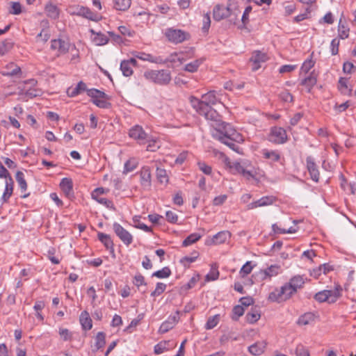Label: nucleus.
Segmentation results:
<instances>
[{
  "instance_id": "f257e3e1",
  "label": "nucleus",
  "mask_w": 356,
  "mask_h": 356,
  "mask_svg": "<svg viewBox=\"0 0 356 356\" xmlns=\"http://www.w3.org/2000/svg\"><path fill=\"white\" fill-rule=\"evenodd\" d=\"M215 91H209L202 96L201 99L195 97H190L193 108L206 120L211 122L214 130L213 138L227 145L232 150L238 152L239 147L236 143L243 141L242 135L234 129L231 124L222 121V118L212 108L219 102Z\"/></svg>"
},
{
  "instance_id": "f03ea898",
  "label": "nucleus",
  "mask_w": 356,
  "mask_h": 356,
  "mask_svg": "<svg viewBox=\"0 0 356 356\" xmlns=\"http://www.w3.org/2000/svg\"><path fill=\"white\" fill-rule=\"evenodd\" d=\"M73 51L75 53L72 54V57L71 58L72 60H74L79 58V52L76 49L75 46H71L70 43L65 40H63L61 38L54 39L51 40V45L49 48V52L52 53L54 59L55 57H58L60 55L66 54L69 51Z\"/></svg>"
},
{
  "instance_id": "7ed1b4c3",
  "label": "nucleus",
  "mask_w": 356,
  "mask_h": 356,
  "mask_svg": "<svg viewBox=\"0 0 356 356\" xmlns=\"http://www.w3.org/2000/svg\"><path fill=\"white\" fill-rule=\"evenodd\" d=\"M144 78L155 84L160 86L168 85L171 80V72L168 70H147L144 72Z\"/></svg>"
},
{
  "instance_id": "20e7f679",
  "label": "nucleus",
  "mask_w": 356,
  "mask_h": 356,
  "mask_svg": "<svg viewBox=\"0 0 356 356\" xmlns=\"http://www.w3.org/2000/svg\"><path fill=\"white\" fill-rule=\"evenodd\" d=\"M296 293L297 291L286 282L280 289L275 288L270 292L268 300L270 302L280 303L289 300Z\"/></svg>"
},
{
  "instance_id": "39448f33",
  "label": "nucleus",
  "mask_w": 356,
  "mask_h": 356,
  "mask_svg": "<svg viewBox=\"0 0 356 356\" xmlns=\"http://www.w3.org/2000/svg\"><path fill=\"white\" fill-rule=\"evenodd\" d=\"M341 287L339 285L334 290H323L319 291L314 296V299L319 302H328L329 303L335 302L341 296Z\"/></svg>"
},
{
  "instance_id": "423d86ee",
  "label": "nucleus",
  "mask_w": 356,
  "mask_h": 356,
  "mask_svg": "<svg viewBox=\"0 0 356 356\" xmlns=\"http://www.w3.org/2000/svg\"><path fill=\"white\" fill-rule=\"evenodd\" d=\"M87 95L92 98L94 104L99 108H108L110 103L108 102V97L104 92L92 88L87 90Z\"/></svg>"
},
{
  "instance_id": "0eeeda50",
  "label": "nucleus",
  "mask_w": 356,
  "mask_h": 356,
  "mask_svg": "<svg viewBox=\"0 0 356 356\" xmlns=\"http://www.w3.org/2000/svg\"><path fill=\"white\" fill-rule=\"evenodd\" d=\"M36 81L34 79H30L25 81L23 84V87H19L20 92L19 95L20 99L23 100H28L30 98L37 97L40 94V91L35 88H29L28 85L31 86H34Z\"/></svg>"
},
{
  "instance_id": "6e6552de",
  "label": "nucleus",
  "mask_w": 356,
  "mask_h": 356,
  "mask_svg": "<svg viewBox=\"0 0 356 356\" xmlns=\"http://www.w3.org/2000/svg\"><path fill=\"white\" fill-rule=\"evenodd\" d=\"M165 36L169 41L178 44L188 40L190 35L182 30L171 28L166 30Z\"/></svg>"
},
{
  "instance_id": "1a4fd4ad",
  "label": "nucleus",
  "mask_w": 356,
  "mask_h": 356,
  "mask_svg": "<svg viewBox=\"0 0 356 356\" xmlns=\"http://www.w3.org/2000/svg\"><path fill=\"white\" fill-rule=\"evenodd\" d=\"M269 141L275 144H283L287 140L286 130L282 127H273L268 136Z\"/></svg>"
},
{
  "instance_id": "9d476101",
  "label": "nucleus",
  "mask_w": 356,
  "mask_h": 356,
  "mask_svg": "<svg viewBox=\"0 0 356 356\" xmlns=\"http://www.w3.org/2000/svg\"><path fill=\"white\" fill-rule=\"evenodd\" d=\"M131 138L138 141L140 144H144L149 140V136L145 132L143 127L136 125L132 127L129 132Z\"/></svg>"
},
{
  "instance_id": "9b49d317",
  "label": "nucleus",
  "mask_w": 356,
  "mask_h": 356,
  "mask_svg": "<svg viewBox=\"0 0 356 356\" xmlns=\"http://www.w3.org/2000/svg\"><path fill=\"white\" fill-rule=\"evenodd\" d=\"M113 227L116 235L125 245H129L132 243L133 237L131 234L119 223L115 222Z\"/></svg>"
},
{
  "instance_id": "f8f14e48",
  "label": "nucleus",
  "mask_w": 356,
  "mask_h": 356,
  "mask_svg": "<svg viewBox=\"0 0 356 356\" xmlns=\"http://www.w3.org/2000/svg\"><path fill=\"white\" fill-rule=\"evenodd\" d=\"M230 4L227 6L218 4L215 6L213 10V17L216 21H220L228 17L231 15Z\"/></svg>"
},
{
  "instance_id": "ddd939ff",
  "label": "nucleus",
  "mask_w": 356,
  "mask_h": 356,
  "mask_svg": "<svg viewBox=\"0 0 356 356\" xmlns=\"http://www.w3.org/2000/svg\"><path fill=\"white\" fill-rule=\"evenodd\" d=\"M268 58L266 54L260 51H254L250 58V61L252 63V70H259L261 67V63H265Z\"/></svg>"
},
{
  "instance_id": "4468645a",
  "label": "nucleus",
  "mask_w": 356,
  "mask_h": 356,
  "mask_svg": "<svg viewBox=\"0 0 356 356\" xmlns=\"http://www.w3.org/2000/svg\"><path fill=\"white\" fill-rule=\"evenodd\" d=\"M306 162L307 168L309 172L312 179L316 182L318 181L320 178V173L314 159L312 156H307L306 159Z\"/></svg>"
},
{
  "instance_id": "2eb2a0df",
  "label": "nucleus",
  "mask_w": 356,
  "mask_h": 356,
  "mask_svg": "<svg viewBox=\"0 0 356 356\" xmlns=\"http://www.w3.org/2000/svg\"><path fill=\"white\" fill-rule=\"evenodd\" d=\"M275 202V197L273 196L262 197L259 200L252 202L247 205V209H254L259 207H265L273 204Z\"/></svg>"
},
{
  "instance_id": "dca6fc26",
  "label": "nucleus",
  "mask_w": 356,
  "mask_h": 356,
  "mask_svg": "<svg viewBox=\"0 0 356 356\" xmlns=\"http://www.w3.org/2000/svg\"><path fill=\"white\" fill-rule=\"evenodd\" d=\"M59 186L67 197L72 198L74 197L73 183L71 179L63 178Z\"/></svg>"
},
{
  "instance_id": "f3484780",
  "label": "nucleus",
  "mask_w": 356,
  "mask_h": 356,
  "mask_svg": "<svg viewBox=\"0 0 356 356\" xmlns=\"http://www.w3.org/2000/svg\"><path fill=\"white\" fill-rule=\"evenodd\" d=\"M140 184L144 188L151 186V172L149 167L144 166L140 172Z\"/></svg>"
},
{
  "instance_id": "a211bd4d",
  "label": "nucleus",
  "mask_w": 356,
  "mask_h": 356,
  "mask_svg": "<svg viewBox=\"0 0 356 356\" xmlns=\"http://www.w3.org/2000/svg\"><path fill=\"white\" fill-rule=\"evenodd\" d=\"M317 82V76L315 74L314 71L312 72L310 74L303 79L300 84L305 86L308 92H311L312 88L316 84Z\"/></svg>"
},
{
  "instance_id": "6ab92c4d",
  "label": "nucleus",
  "mask_w": 356,
  "mask_h": 356,
  "mask_svg": "<svg viewBox=\"0 0 356 356\" xmlns=\"http://www.w3.org/2000/svg\"><path fill=\"white\" fill-rule=\"evenodd\" d=\"M134 56L142 60L149 61L150 63H156L163 62L161 56H154L152 54L144 52H136Z\"/></svg>"
},
{
  "instance_id": "aec40b11",
  "label": "nucleus",
  "mask_w": 356,
  "mask_h": 356,
  "mask_svg": "<svg viewBox=\"0 0 356 356\" xmlns=\"http://www.w3.org/2000/svg\"><path fill=\"white\" fill-rule=\"evenodd\" d=\"M225 163L233 174L241 175L245 170V167L238 161H231L228 158L225 159Z\"/></svg>"
},
{
  "instance_id": "412c9836",
  "label": "nucleus",
  "mask_w": 356,
  "mask_h": 356,
  "mask_svg": "<svg viewBox=\"0 0 356 356\" xmlns=\"http://www.w3.org/2000/svg\"><path fill=\"white\" fill-rule=\"evenodd\" d=\"M281 271V268L278 265H271L270 267L265 270H261L260 274L261 280H265L267 277H271L277 275Z\"/></svg>"
},
{
  "instance_id": "4be33fe9",
  "label": "nucleus",
  "mask_w": 356,
  "mask_h": 356,
  "mask_svg": "<svg viewBox=\"0 0 356 356\" xmlns=\"http://www.w3.org/2000/svg\"><path fill=\"white\" fill-rule=\"evenodd\" d=\"M306 278L303 275H296L293 276L288 282L296 291L303 288L305 283Z\"/></svg>"
},
{
  "instance_id": "5701e85b",
  "label": "nucleus",
  "mask_w": 356,
  "mask_h": 356,
  "mask_svg": "<svg viewBox=\"0 0 356 356\" xmlns=\"http://www.w3.org/2000/svg\"><path fill=\"white\" fill-rule=\"evenodd\" d=\"M13 180L11 177H8L6 180V187L4 193H3L1 200L3 202H6L8 200V199L11 197L13 192Z\"/></svg>"
},
{
  "instance_id": "b1692460",
  "label": "nucleus",
  "mask_w": 356,
  "mask_h": 356,
  "mask_svg": "<svg viewBox=\"0 0 356 356\" xmlns=\"http://www.w3.org/2000/svg\"><path fill=\"white\" fill-rule=\"evenodd\" d=\"M231 234L228 231H222L213 236L212 238V244L218 245L224 243L227 240L229 239Z\"/></svg>"
},
{
  "instance_id": "393cba45",
  "label": "nucleus",
  "mask_w": 356,
  "mask_h": 356,
  "mask_svg": "<svg viewBox=\"0 0 356 356\" xmlns=\"http://www.w3.org/2000/svg\"><path fill=\"white\" fill-rule=\"evenodd\" d=\"M21 73V68L11 63L6 65V70L1 72V74L5 76H13Z\"/></svg>"
},
{
  "instance_id": "a878e982",
  "label": "nucleus",
  "mask_w": 356,
  "mask_h": 356,
  "mask_svg": "<svg viewBox=\"0 0 356 356\" xmlns=\"http://www.w3.org/2000/svg\"><path fill=\"white\" fill-rule=\"evenodd\" d=\"M204 58H201L196 60H194L193 61L187 63L184 67V70L188 72H195L198 70L200 66L204 63Z\"/></svg>"
},
{
  "instance_id": "bb28decb",
  "label": "nucleus",
  "mask_w": 356,
  "mask_h": 356,
  "mask_svg": "<svg viewBox=\"0 0 356 356\" xmlns=\"http://www.w3.org/2000/svg\"><path fill=\"white\" fill-rule=\"evenodd\" d=\"M266 344L264 342H257L251 345L248 350L249 352L253 355H261L266 348Z\"/></svg>"
},
{
  "instance_id": "cd10ccee",
  "label": "nucleus",
  "mask_w": 356,
  "mask_h": 356,
  "mask_svg": "<svg viewBox=\"0 0 356 356\" xmlns=\"http://www.w3.org/2000/svg\"><path fill=\"white\" fill-rule=\"evenodd\" d=\"M80 323L85 330H89L92 327V319L87 312H83L80 316Z\"/></svg>"
},
{
  "instance_id": "c85d7f7f",
  "label": "nucleus",
  "mask_w": 356,
  "mask_h": 356,
  "mask_svg": "<svg viewBox=\"0 0 356 356\" xmlns=\"http://www.w3.org/2000/svg\"><path fill=\"white\" fill-rule=\"evenodd\" d=\"M91 33L95 35L92 38V41L96 45H104L108 43L109 39L104 33H95L93 30L90 31Z\"/></svg>"
},
{
  "instance_id": "c756f323",
  "label": "nucleus",
  "mask_w": 356,
  "mask_h": 356,
  "mask_svg": "<svg viewBox=\"0 0 356 356\" xmlns=\"http://www.w3.org/2000/svg\"><path fill=\"white\" fill-rule=\"evenodd\" d=\"M60 10L56 5L49 3L46 5V15L53 19H56L58 17Z\"/></svg>"
},
{
  "instance_id": "7c9ffc66",
  "label": "nucleus",
  "mask_w": 356,
  "mask_h": 356,
  "mask_svg": "<svg viewBox=\"0 0 356 356\" xmlns=\"http://www.w3.org/2000/svg\"><path fill=\"white\" fill-rule=\"evenodd\" d=\"M99 240L104 245L107 250L113 251V243L109 235L99 232L98 233Z\"/></svg>"
},
{
  "instance_id": "2f4dec72",
  "label": "nucleus",
  "mask_w": 356,
  "mask_h": 356,
  "mask_svg": "<svg viewBox=\"0 0 356 356\" xmlns=\"http://www.w3.org/2000/svg\"><path fill=\"white\" fill-rule=\"evenodd\" d=\"M114 8L120 11L128 10L131 4V0H113Z\"/></svg>"
},
{
  "instance_id": "473e14b6",
  "label": "nucleus",
  "mask_w": 356,
  "mask_h": 356,
  "mask_svg": "<svg viewBox=\"0 0 356 356\" xmlns=\"http://www.w3.org/2000/svg\"><path fill=\"white\" fill-rule=\"evenodd\" d=\"M263 156L265 159H269L271 161L275 162L280 159V154L276 150H268L266 149L262 150Z\"/></svg>"
},
{
  "instance_id": "72a5a7b5",
  "label": "nucleus",
  "mask_w": 356,
  "mask_h": 356,
  "mask_svg": "<svg viewBox=\"0 0 356 356\" xmlns=\"http://www.w3.org/2000/svg\"><path fill=\"white\" fill-rule=\"evenodd\" d=\"M95 340V349L94 350H97L102 348L106 344V334L104 332H97Z\"/></svg>"
},
{
  "instance_id": "f704fd0d",
  "label": "nucleus",
  "mask_w": 356,
  "mask_h": 356,
  "mask_svg": "<svg viewBox=\"0 0 356 356\" xmlns=\"http://www.w3.org/2000/svg\"><path fill=\"white\" fill-rule=\"evenodd\" d=\"M314 317H315V316L313 313H311V312L305 313L298 318V324H299L300 325H309V324L312 323V322H314Z\"/></svg>"
},
{
  "instance_id": "c9c22d12",
  "label": "nucleus",
  "mask_w": 356,
  "mask_h": 356,
  "mask_svg": "<svg viewBox=\"0 0 356 356\" xmlns=\"http://www.w3.org/2000/svg\"><path fill=\"white\" fill-rule=\"evenodd\" d=\"M81 16L92 21H98L99 19L97 13L92 12L90 8L84 6H83Z\"/></svg>"
},
{
  "instance_id": "e433bc0d",
  "label": "nucleus",
  "mask_w": 356,
  "mask_h": 356,
  "mask_svg": "<svg viewBox=\"0 0 356 356\" xmlns=\"http://www.w3.org/2000/svg\"><path fill=\"white\" fill-rule=\"evenodd\" d=\"M260 313L256 308H252L251 311L248 312L246 316V321L250 323H256L260 318Z\"/></svg>"
},
{
  "instance_id": "4c0bfd02",
  "label": "nucleus",
  "mask_w": 356,
  "mask_h": 356,
  "mask_svg": "<svg viewBox=\"0 0 356 356\" xmlns=\"http://www.w3.org/2000/svg\"><path fill=\"white\" fill-rule=\"evenodd\" d=\"M349 31L350 29L348 26L343 24L342 19H340L338 26L339 37L342 40L348 38L349 36Z\"/></svg>"
},
{
  "instance_id": "58836bf2",
  "label": "nucleus",
  "mask_w": 356,
  "mask_h": 356,
  "mask_svg": "<svg viewBox=\"0 0 356 356\" xmlns=\"http://www.w3.org/2000/svg\"><path fill=\"white\" fill-rule=\"evenodd\" d=\"M47 257L54 264H58L61 260V255L56 253V250L54 248L48 250Z\"/></svg>"
},
{
  "instance_id": "ea45409f",
  "label": "nucleus",
  "mask_w": 356,
  "mask_h": 356,
  "mask_svg": "<svg viewBox=\"0 0 356 356\" xmlns=\"http://www.w3.org/2000/svg\"><path fill=\"white\" fill-rule=\"evenodd\" d=\"M201 238V235L197 233H193L188 236L182 242V245L186 247L191 245Z\"/></svg>"
},
{
  "instance_id": "a19ab883",
  "label": "nucleus",
  "mask_w": 356,
  "mask_h": 356,
  "mask_svg": "<svg viewBox=\"0 0 356 356\" xmlns=\"http://www.w3.org/2000/svg\"><path fill=\"white\" fill-rule=\"evenodd\" d=\"M15 178L22 192L26 191L27 184L24 179V173L21 171H17L15 175Z\"/></svg>"
},
{
  "instance_id": "79ce46f5",
  "label": "nucleus",
  "mask_w": 356,
  "mask_h": 356,
  "mask_svg": "<svg viewBox=\"0 0 356 356\" xmlns=\"http://www.w3.org/2000/svg\"><path fill=\"white\" fill-rule=\"evenodd\" d=\"M199 253L197 252H193L192 253V256L188 257L186 256L180 259V263L184 266V267H189L190 264L194 262L196 259L198 257Z\"/></svg>"
},
{
  "instance_id": "37998d69",
  "label": "nucleus",
  "mask_w": 356,
  "mask_h": 356,
  "mask_svg": "<svg viewBox=\"0 0 356 356\" xmlns=\"http://www.w3.org/2000/svg\"><path fill=\"white\" fill-rule=\"evenodd\" d=\"M338 88L342 94L351 95L352 89L348 88L346 79L340 78Z\"/></svg>"
},
{
  "instance_id": "c03bdc74",
  "label": "nucleus",
  "mask_w": 356,
  "mask_h": 356,
  "mask_svg": "<svg viewBox=\"0 0 356 356\" xmlns=\"http://www.w3.org/2000/svg\"><path fill=\"white\" fill-rule=\"evenodd\" d=\"M140 216H134L133 218V222L134 223V227L138 228V229H140L146 232H152V229L149 227H148L147 225H146L145 224H144L143 222H141L140 221Z\"/></svg>"
},
{
  "instance_id": "a18cd8bd",
  "label": "nucleus",
  "mask_w": 356,
  "mask_h": 356,
  "mask_svg": "<svg viewBox=\"0 0 356 356\" xmlns=\"http://www.w3.org/2000/svg\"><path fill=\"white\" fill-rule=\"evenodd\" d=\"M120 70L125 76H130L133 74V67L124 60L120 63Z\"/></svg>"
},
{
  "instance_id": "49530a36",
  "label": "nucleus",
  "mask_w": 356,
  "mask_h": 356,
  "mask_svg": "<svg viewBox=\"0 0 356 356\" xmlns=\"http://www.w3.org/2000/svg\"><path fill=\"white\" fill-rule=\"evenodd\" d=\"M44 307V302H43L42 300L37 301L35 303L34 307H33V309L35 312V314L40 321L43 320L42 310L43 309Z\"/></svg>"
},
{
  "instance_id": "de8ad7c7",
  "label": "nucleus",
  "mask_w": 356,
  "mask_h": 356,
  "mask_svg": "<svg viewBox=\"0 0 356 356\" xmlns=\"http://www.w3.org/2000/svg\"><path fill=\"white\" fill-rule=\"evenodd\" d=\"M138 162L136 161V159H131L124 163L123 172L127 174L128 172H132L136 168Z\"/></svg>"
},
{
  "instance_id": "09e8293b",
  "label": "nucleus",
  "mask_w": 356,
  "mask_h": 356,
  "mask_svg": "<svg viewBox=\"0 0 356 356\" xmlns=\"http://www.w3.org/2000/svg\"><path fill=\"white\" fill-rule=\"evenodd\" d=\"M169 343H170L169 341H161V342L157 343L154 346V350L155 354L159 355V354L163 353L165 350H168Z\"/></svg>"
},
{
  "instance_id": "8fccbe9b",
  "label": "nucleus",
  "mask_w": 356,
  "mask_h": 356,
  "mask_svg": "<svg viewBox=\"0 0 356 356\" xmlns=\"http://www.w3.org/2000/svg\"><path fill=\"white\" fill-rule=\"evenodd\" d=\"M13 47V43L8 40H4L0 44V56H3L6 54L8 51H10Z\"/></svg>"
},
{
  "instance_id": "3c124183",
  "label": "nucleus",
  "mask_w": 356,
  "mask_h": 356,
  "mask_svg": "<svg viewBox=\"0 0 356 356\" xmlns=\"http://www.w3.org/2000/svg\"><path fill=\"white\" fill-rule=\"evenodd\" d=\"M220 321V315L216 314L213 316H210L206 323V329L210 330L217 325Z\"/></svg>"
},
{
  "instance_id": "603ef678",
  "label": "nucleus",
  "mask_w": 356,
  "mask_h": 356,
  "mask_svg": "<svg viewBox=\"0 0 356 356\" xmlns=\"http://www.w3.org/2000/svg\"><path fill=\"white\" fill-rule=\"evenodd\" d=\"M171 274V270L168 267H164L161 270H157L152 274V276H155L158 278H166L168 277Z\"/></svg>"
},
{
  "instance_id": "864d4df0",
  "label": "nucleus",
  "mask_w": 356,
  "mask_h": 356,
  "mask_svg": "<svg viewBox=\"0 0 356 356\" xmlns=\"http://www.w3.org/2000/svg\"><path fill=\"white\" fill-rule=\"evenodd\" d=\"M272 229L275 234H286V233H295L296 229L293 227H290L288 229H282L278 227L277 224L272 225Z\"/></svg>"
},
{
  "instance_id": "5fc2aeb1",
  "label": "nucleus",
  "mask_w": 356,
  "mask_h": 356,
  "mask_svg": "<svg viewBox=\"0 0 356 356\" xmlns=\"http://www.w3.org/2000/svg\"><path fill=\"white\" fill-rule=\"evenodd\" d=\"M253 268L251 261H247L241 268L240 275L242 277H245L250 274Z\"/></svg>"
},
{
  "instance_id": "6e6d98bb",
  "label": "nucleus",
  "mask_w": 356,
  "mask_h": 356,
  "mask_svg": "<svg viewBox=\"0 0 356 356\" xmlns=\"http://www.w3.org/2000/svg\"><path fill=\"white\" fill-rule=\"evenodd\" d=\"M314 63L315 62L312 58L306 60L301 67L300 73H308L309 71L314 67Z\"/></svg>"
},
{
  "instance_id": "4d7b16f0",
  "label": "nucleus",
  "mask_w": 356,
  "mask_h": 356,
  "mask_svg": "<svg viewBox=\"0 0 356 356\" xmlns=\"http://www.w3.org/2000/svg\"><path fill=\"white\" fill-rule=\"evenodd\" d=\"M156 177L161 183H166L168 181L167 172L165 169L158 168L156 169Z\"/></svg>"
},
{
  "instance_id": "13d9d810",
  "label": "nucleus",
  "mask_w": 356,
  "mask_h": 356,
  "mask_svg": "<svg viewBox=\"0 0 356 356\" xmlns=\"http://www.w3.org/2000/svg\"><path fill=\"white\" fill-rule=\"evenodd\" d=\"M232 313H233V316L232 317V319L237 321L240 316L243 315L244 308L241 305H236L234 307V308L232 309Z\"/></svg>"
},
{
  "instance_id": "bf43d9fd",
  "label": "nucleus",
  "mask_w": 356,
  "mask_h": 356,
  "mask_svg": "<svg viewBox=\"0 0 356 356\" xmlns=\"http://www.w3.org/2000/svg\"><path fill=\"white\" fill-rule=\"evenodd\" d=\"M198 168L204 174L210 175L212 173V168L207 165L205 162L199 161L197 163Z\"/></svg>"
},
{
  "instance_id": "052dcab7",
  "label": "nucleus",
  "mask_w": 356,
  "mask_h": 356,
  "mask_svg": "<svg viewBox=\"0 0 356 356\" xmlns=\"http://www.w3.org/2000/svg\"><path fill=\"white\" fill-rule=\"evenodd\" d=\"M177 57V54H171L169 58H163L162 60L163 62L162 63H158V64H165L167 63H175L177 60L183 63L184 61V59L183 58Z\"/></svg>"
},
{
  "instance_id": "680f3d73",
  "label": "nucleus",
  "mask_w": 356,
  "mask_h": 356,
  "mask_svg": "<svg viewBox=\"0 0 356 356\" xmlns=\"http://www.w3.org/2000/svg\"><path fill=\"white\" fill-rule=\"evenodd\" d=\"M174 323H172L170 319L168 321H166L163 322L160 327H159V332L161 333H165L172 329L174 327Z\"/></svg>"
},
{
  "instance_id": "e2e57ef3",
  "label": "nucleus",
  "mask_w": 356,
  "mask_h": 356,
  "mask_svg": "<svg viewBox=\"0 0 356 356\" xmlns=\"http://www.w3.org/2000/svg\"><path fill=\"white\" fill-rule=\"evenodd\" d=\"M295 353L296 356H309V350L302 344L296 346Z\"/></svg>"
},
{
  "instance_id": "0e129e2a",
  "label": "nucleus",
  "mask_w": 356,
  "mask_h": 356,
  "mask_svg": "<svg viewBox=\"0 0 356 356\" xmlns=\"http://www.w3.org/2000/svg\"><path fill=\"white\" fill-rule=\"evenodd\" d=\"M166 289V284L158 282L156 286V289L154 291L152 292L151 296H157L161 295L162 293L164 292V291Z\"/></svg>"
},
{
  "instance_id": "69168bd1",
  "label": "nucleus",
  "mask_w": 356,
  "mask_h": 356,
  "mask_svg": "<svg viewBox=\"0 0 356 356\" xmlns=\"http://www.w3.org/2000/svg\"><path fill=\"white\" fill-rule=\"evenodd\" d=\"M82 8V6H70L67 8V12L72 15L81 16Z\"/></svg>"
},
{
  "instance_id": "338daca9",
  "label": "nucleus",
  "mask_w": 356,
  "mask_h": 356,
  "mask_svg": "<svg viewBox=\"0 0 356 356\" xmlns=\"http://www.w3.org/2000/svg\"><path fill=\"white\" fill-rule=\"evenodd\" d=\"M198 281V278L196 277H193L190 280L189 282L183 285L181 287V291H188V289H192L193 287L195 286V284L197 283V282Z\"/></svg>"
},
{
  "instance_id": "774afa93",
  "label": "nucleus",
  "mask_w": 356,
  "mask_h": 356,
  "mask_svg": "<svg viewBox=\"0 0 356 356\" xmlns=\"http://www.w3.org/2000/svg\"><path fill=\"white\" fill-rule=\"evenodd\" d=\"M59 335L64 341H70L72 339V333L66 328H60Z\"/></svg>"
}]
</instances>
